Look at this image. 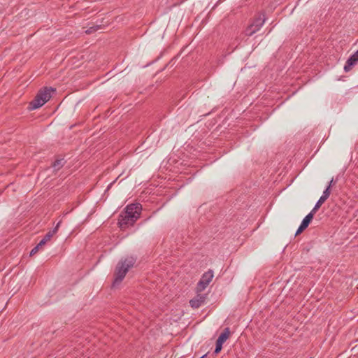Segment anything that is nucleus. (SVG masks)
<instances>
[{
	"label": "nucleus",
	"mask_w": 358,
	"mask_h": 358,
	"mask_svg": "<svg viewBox=\"0 0 358 358\" xmlns=\"http://www.w3.org/2000/svg\"><path fill=\"white\" fill-rule=\"evenodd\" d=\"M40 249V248H38L37 245L35 246L30 252V256H32L34 255H35L36 253H37V252L38 251V250Z\"/></svg>",
	"instance_id": "obj_16"
},
{
	"label": "nucleus",
	"mask_w": 358,
	"mask_h": 358,
	"mask_svg": "<svg viewBox=\"0 0 358 358\" xmlns=\"http://www.w3.org/2000/svg\"><path fill=\"white\" fill-rule=\"evenodd\" d=\"M141 210L142 206L138 203L127 205L119 215L118 225L120 229L124 230L133 226L140 217Z\"/></svg>",
	"instance_id": "obj_1"
},
{
	"label": "nucleus",
	"mask_w": 358,
	"mask_h": 358,
	"mask_svg": "<svg viewBox=\"0 0 358 358\" xmlns=\"http://www.w3.org/2000/svg\"><path fill=\"white\" fill-rule=\"evenodd\" d=\"M310 358H312V357H310Z\"/></svg>",
	"instance_id": "obj_21"
},
{
	"label": "nucleus",
	"mask_w": 358,
	"mask_h": 358,
	"mask_svg": "<svg viewBox=\"0 0 358 358\" xmlns=\"http://www.w3.org/2000/svg\"><path fill=\"white\" fill-rule=\"evenodd\" d=\"M206 355H207L206 354V355H203L202 357H201L200 358H205L206 357Z\"/></svg>",
	"instance_id": "obj_20"
},
{
	"label": "nucleus",
	"mask_w": 358,
	"mask_h": 358,
	"mask_svg": "<svg viewBox=\"0 0 358 358\" xmlns=\"http://www.w3.org/2000/svg\"><path fill=\"white\" fill-rule=\"evenodd\" d=\"M136 261L134 257H127L117 263L114 273L113 286L119 285L123 280L129 269L134 266Z\"/></svg>",
	"instance_id": "obj_2"
},
{
	"label": "nucleus",
	"mask_w": 358,
	"mask_h": 358,
	"mask_svg": "<svg viewBox=\"0 0 358 358\" xmlns=\"http://www.w3.org/2000/svg\"><path fill=\"white\" fill-rule=\"evenodd\" d=\"M47 241L43 238L41 241L37 244L38 248H42L43 245L46 244Z\"/></svg>",
	"instance_id": "obj_17"
},
{
	"label": "nucleus",
	"mask_w": 358,
	"mask_h": 358,
	"mask_svg": "<svg viewBox=\"0 0 358 358\" xmlns=\"http://www.w3.org/2000/svg\"><path fill=\"white\" fill-rule=\"evenodd\" d=\"M65 164L64 158L57 159L52 164V166L55 170H59Z\"/></svg>",
	"instance_id": "obj_11"
},
{
	"label": "nucleus",
	"mask_w": 358,
	"mask_h": 358,
	"mask_svg": "<svg viewBox=\"0 0 358 358\" xmlns=\"http://www.w3.org/2000/svg\"><path fill=\"white\" fill-rule=\"evenodd\" d=\"M330 194H331V188H330V185H328L327 187L325 189V190L323 192V194L321 196V197L323 198L324 199L327 200L329 197Z\"/></svg>",
	"instance_id": "obj_13"
},
{
	"label": "nucleus",
	"mask_w": 358,
	"mask_h": 358,
	"mask_svg": "<svg viewBox=\"0 0 358 358\" xmlns=\"http://www.w3.org/2000/svg\"><path fill=\"white\" fill-rule=\"evenodd\" d=\"M333 182H334V180H333V179H331V180L329 182V185H330V187H331V185H333Z\"/></svg>",
	"instance_id": "obj_19"
},
{
	"label": "nucleus",
	"mask_w": 358,
	"mask_h": 358,
	"mask_svg": "<svg viewBox=\"0 0 358 358\" xmlns=\"http://www.w3.org/2000/svg\"><path fill=\"white\" fill-rule=\"evenodd\" d=\"M230 330L229 327L225 328L223 331L221 333V334L219 336L218 338L216 341H217L220 343L223 344L229 338L230 336Z\"/></svg>",
	"instance_id": "obj_8"
},
{
	"label": "nucleus",
	"mask_w": 358,
	"mask_h": 358,
	"mask_svg": "<svg viewBox=\"0 0 358 358\" xmlns=\"http://www.w3.org/2000/svg\"><path fill=\"white\" fill-rule=\"evenodd\" d=\"M358 62V58L355 56V54L351 55L349 59L347 60L345 66L344 71L345 72L350 71L352 66Z\"/></svg>",
	"instance_id": "obj_7"
},
{
	"label": "nucleus",
	"mask_w": 358,
	"mask_h": 358,
	"mask_svg": "<svg viewBox=\"0 0 358 358\" xmlns=\"http://www.w3.org/2000/svg\"><path fill=\"white\" fill-rule=\"evenodd\" d=\"M213 278V272L209 270L204 273L197 285V291H203L209 285Z\"/></svg>",
	"instance_id": "obj_5"
},
{
	"label": "nucleus",
	"mask_w": 358,
	"mask_h": 358,
	"mask_svg": "<svg viewBox=\"0 0 358 358\" xmlns=\"http://www.w3.org/2000/svg\"><path fill=\"white\" fill-rule=\"evenodd\" d=\"M325 201V199L320 197L310 212H312L313 214H315L316 212L319 210V208Z\"/></svg>",
	"instance_id": "obj_12"
},
{
	"label": "nucleus",
	"mask_w": 358,
	"mask_h": 358,
	"mask_svg": "<svg viewBox=\"0 0 358 358\" xmlns=\"http://www.w3.org/2000/svg\"><path fill=\"white\" fill-rule=\"evenodd\" d=\"M306 227H303V225L300 224L299 227L298 228L295 235L297 236L299 234H300L301 233H302L305 229H306Z\"/></svg>",
	"instance_id": "obj_15"
},
{
	"label": "nucleus",
	"mask_w": 358,
	"mask_h": 358,
	"mask_svg": "<svg viewBox=\"0 0 358 358\" xmlns=\"http://www.w3.org/2000/svg\"><path fill=\"white\" fill-rule=\"evenodd\" d=\"M55 90L52 87H45L40 90L34 100L29 103L31 110L38 108L43 106L51 97V92Z\"/></svg>",
	"instance_id": "obj_3"
},
{
	"label": "nucleus",
	"mask_w": 358,
	"mask_h": 358,
	"mask_svg": "<svg viewBox=\"0 0 358 358\" xmlns=\"http://www.w3.org/2000/svg\"><path fill=\"white\" fill-rule=\"evenodd\" d=\"M264 17L259 15L258 17H255L253 22L245 29V34L248 36H251L260 29L264 24Z\"/></svg>",
	"instance_id": "obj_4"
},
{
	"label": "nucleus",
	"mask_w": 358,
	"mask_h": 358,
	"mask_svg": "<svg viewBox=\"0 0 358 358\" xmlns=\"http://www.w3.org/2000/svg\"><path fill=\"white\" fill-rule=\"evenodd\" d=\"M222 343H218L217 341H216V344H215V349L214 350V353L215 355H217L221 350H222Z\"/></svg>",
	"instance_id": "obj_14"
},
{
	"label": "nucleus",
	"mask_w": 358,
	"mask_h": 358,
	"mask_svg": "<svg viewBox=\"0 0 358 358\" xmlns=\"http://www.w3.org/2000/svg\"><path fill=\"white\" fill-rule=\"evenodd\" d=\"M206 299V295L197 294L194 299L189 301L190 306L193 308H198L204 303Z\"/></svg>",
	"instance_id": "obj_6"
},
{
	"label": "nucleus",
	"mask_w": 358,
	"mask_h": 358,
	"mask_svg": "<svg viewBox=\"0 0 358 358\" xmlns=\"http://www.w3.org/2000/svg\"><path fill=\"white\" fill-rule=\"evenodd\" d=\"M61 222H59L57 223V224L56 225V227L52 229V230H50L45 235V236L43 237V238L48 242L49 241L51 238L56 234V232L58 230V228L59 227V224H60Z\"/></svg>",
	"instance_id": "obj_10"
},
{
	"label": "nucleus",
	"mask_w": 358,
	"mask_h": 358,
	"mask_svg": "<svg viewBox=\"0 0 358 358\" xmlns=\"http://www.w3.org/2000/svg\"><path fill=\"white\" fill-rule=\"evenodd\" d=\"M92 27L90 28L89 29H87V30L86 31V33H87V34H90V33H92Z\"/></svg>",
	"instance_id": "obj_18"
},
{
	"label": "nucleus",
	"mask_w": 358,
	"mask_h": 358,
	"mask_svg": "<svg viewBox=\"0 0 358 358\" xmlns=\"http://www.w3.org/2000/svg\"><path fill=\"white\" fill-rule=\"evenodd\" d=\"M314 215L312 212H310L302 220L301 224L303 225V227H306L307 228L311 221L313 219Z\"/></svg>",
	"instance_id": "obj_9"
}]
</instances>
